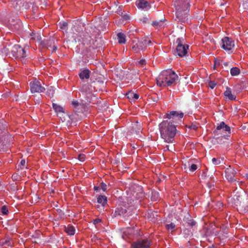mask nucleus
<instances>
[{"label":"nucleus","instance_id":"obj_49","mask_svg":"<svg viewBox=\"0 0 248 248\" xmlns=\"http://www.w3.org/2000/svg\"><path fill=\"white\" fill-rule=\"evenodd\" d=\"M189 128L191 129H193L196 130L197 129V126L195 125L192 124L189 126Z\"/></svg>","mask_w":248,"mask_h":248},{"label":"nucleus","instance_id":"obj_39","mask_svg":"<svg viewBox=\"0 0 248 248\" xmlns=\"http://www.w3.org/2000/svg\"><path fill=\"white\" fill-rule=\"evenodd\" d=\"M217 84L214 81H210L208 83V85L212 89H214L216 86Z\"/></svg>","mask_w":248,"mask_h":248},{"label":"nucleus","instance_id":"obj_6","mask_svg":"<svg viewBox=\"0 0 248 248\" xmlns=\"http://www.w3.org/2000/svg\"><path fill=\"white\" fill-rule=\"evenodd\" d=\"M185 39L183 37L178 38L176 40L177 46L175 54L179 57L185 56L187 53L188 46L185 45Z\"/></svg>","mask_w":248,"mask_h":248},{"label":"nucleus","instance_id":"obj_2","mask_svg":"<svg viewBox=\"0 0 248 248\" xmlns=\"http://www.w3.org/2000/svg\"><path fill=\"white\" fill-rule=\"evenodd\" d=\"M178 78V77L174 71L168 69L161 72L156 78V81L160 87H169L175 84Z\"/></svg>","mask_w":248,"mask_h":248},{"label":"nucleus","instance_id":"obj_33","mask_svg":"<svg viewBox=\"0 0 248 248\" xmlns=\"http://www.w3.org/2000/svg\"><path fill=\"white\" fill-rule=\"evenodd\" d=\"M2 246L12 247V240L10 238H7L5 241L1 242Z\"/></svg>","mask_w":248,"mask_h":248},{"label":"nucleus","instance_id":"obj_5","mask_svg":"<svg viewBox=\"0 0 248 248\" xmlns=\"http://www.w3.org/2000/svg\"><path fill=\"white\" fill-rule=\"evenodd\" d=\"M80 91L81 92V100L84 104H88L93 100L94 97L92 93V87L88 84H84L81 87Z\"/></svg>","mask_w":248,"mask_h":248},{"label":"nucleus","instance_id":"obj_21","mask_svg":"<svg viewBox=\"0 0 248 248\" xmlns=\"http://www.w3.org/2000/svg\"><path fill=\"white\" fill-rule=\"evenodd\" d=\"M66 116L68 118H69L71 120V121L67 122V124H70L72 123H76L78 121V115L76 112L74 114H72V115L69 116L66 114Z\"/></svg>","mask_w":248,"mask_h":248},{"label":"nucleus","instance_id":"obj_24","mask_svg":"<svg viewBox=\"0 0 248 248\" xmlns=\"http://www.w3.org/2000/svg\"><path fill=\"white\" fill-rule=\"evenodd\" d=\"M97 202L101 204L104 207L107 203V198L104 195H100L97 198Z\"/></svg>","mask_w":248,"mask_h":248},{"label":"nucleus","instance_id":"obj_38","mask_svg":"<svg viewBox=\"0 0 248 248\" xmlns=\"http://www.w3.org/2000/svg\"><path fill=\"white\" fill-rule=\"evenodd\" d=\"M1 212L3 215L7 214L8 210L6 206L4 205L1 207Z\"/></svg>","mask_w":248,"mask_h":248},{"label":"nucleus","instance_id":"obj_59","mask_svg":"<svg viewBox=\"0 0 248 248\" xmlns=\"http://www.w3.org/2000/svg\"><path fill=\"white\" fill-rule=\"evenodd\" d=\"M152 199H154V200H156L155 199V198H154L153 197V196H152Z\"/></svg>","mask_w":248,"mask_h":248},{"label":"nucleus","instance_id":"obj_3","mask_svg":"<svg viewBox=\"0 0 248 248\" xmlns=\"http://www.w3.org/2000/svg\"><path fill=\"white\" fill-rule=\"evenodd\" d=\"M176 8V16L178 21L185 22L188 20V8L189 7L188 0H178L174 2Z\"/></svg>","mask_w":248,"mask_h":248},{"label":"nucleus","instance_id":"obj_31","mask_svg":"<svg viewBox=\"0 0 248 248\" xmlns=\"http://www.w3.org/2000/svg\"><path fill=\"white\" fill-rule=\"evenodd\" d=\"M55 93V89L53 87H50L47 89V92H46V94L50 97H52L54 96V94Z\"/></svg>","mask_w":248,"mask_h":248},{"label":"nucleus","instance_id":"obj_18","mask_svg":"<svg viewBox=\"0 0 248 248\" xmlns=\"http://www.w3.org/2000/svg\"><path fill=\"white\" fill-rule=\"evenodd\" d=\"M82 39V44L84 46H87L91 47L92 42L93 41V40L92 39L91 37L88 35L85 36V37Z\"/></svg>","mask_w":248,"mask_h":248},{"label":"nucleus","instance_id":"obj_43","mask_svg":"<svg viewBox=\"0 0 248 248\" xmlns=\"http://www.w3.org/2000/svg\"><path fill=\"white\" fill-rule=\"evenodd\" d=\"M68 25V23L66 22H63L62 24H60V28L62 29H65Z\"/></svg>","mask_w":248,"mask_h":248},{"label":"nucleus","instance_id":"obj_29","mask_svg":"<svg viewBox=\"0 0 248 248\" xmlns=\"http://www.w3.org/2000/svg\"><path fill=\"white\" fill-rule=\"evenodd\" d=\"M65 231L70 235H73L75 233V229L71 225L65 227Z\"/></svg>","mask_w":248,"mask_h":248},{"label":"nucleus","instance_id":"obj_54","mask_svg":"<svg viewBox=\"0 0 248 248\" xmlns=\"http://www.w3.org/2000/svg\"><path fill=\"white\" fill-rule=\"evenodd\" d=\"M152 194H154L155 195V197L156 196V197L157 198L158 197V193H157L156 192H155L154 193H152Z\"/></svg>","mask_w":248,"mask_h":248},{"label":"nucleus","instance_id":"obj_34","mask_svg":"<svg viewBox=\"0 0 248 248\" xmlns=\"http://www.w3.org/2000/svg\"><path fill=\"white\" fill-rule=\"evenodd\" d=\"M31 39L32 40H37L38 41H40L41 40V36L39 35H36L35 33L32 32L31 34Z\"/></svg>","mask_w":248,"mask_h":248},{"label":"nucleus","instance_id":"obj_14","mask_svg":"<svg viewBox=\"0 0 248 248\" xmlns=\"http://www.w3.org/2000/svg\"><path fill=\"white\" fill-rule=\"evenodd\" d=\"M150 243L148 240H138L131 245L132 248H150Z\"/></svg>","mask_w":248,"mask_h":248},{"label":"nucleus","instance_id":"obj_16","mask_svg":"<svg viewBox=\"0 0 248 248\" xmlns=\"http://www.w3.org/2000/svg\"><path fill=\"white\" fill-rule=\"evenodd\" d=\"M151 43L152 42L150 40L148 39L147 38H143L139 40L138 44L141 50L144 51L146 47Z\"/></svg>","mask_w":248,"mask_h":248},{"label":"nucleus","instance_id":"obj_12","mask_svg":"<svg viewBox=\"0 0 248 248\" xmlns=\"http://www.w3.org/2000/svg\"><path fill=\"white\" fill-rule=\"evenodd\" d=\"M222 48L226 51H231L234 46V41L228 37H225L222 39Z\"/></svg>","mask_w":248,"mask_h":248},{"label":"nucleus","instance_id":"obj_36","mask_svg":"<svg viewBox=\"0 0 248 248\" xmlns=\"http://www.w3.org/2000/svg\"><path fill=\"white\" fill-rule=\"evenodd\" d=\"M166 227L167 230L173 231L175 227V225L173 223H171L166 225Z\"/></svg>","mask_w":248,"mask_h":248},{"label":"nucleus","instance_id":"obj_22","mask_svg":"<svg viewBox=\"0 0 248 248\" xmlns=\"http://www.w3.org/2000/svg\"><path fill=\"white\" fill-rule=\"evenodd\" d=\"M224 94V95L230 100H233L236 98V96L232 94L231 89L228 87L226 88V90L225 91Z\"/></svg>","mask_w":248,"mask_h":248},{"label":"nucleus","instance_id":"obj_40","mask_svg":"<svg viewBox=\"0 0 248 248\" xmlns=\"http://www.w3.org/2000/svg\"><path fill=\"white\" fill-rule=\"evenodd\" d=\"M197 169V166L196 164H192L189 168L190 171L193 172Z\"/></svg>","mask_w":248,"mask_h":248},{"label":"nucleus","instance_id":"obj_41","mask_svg":"<svg viewBox=\"0 0 248 248\" xmlns=\"http://www.w3.org/2000/svg\"><path fill=\"white\" fill-rule=\"evenodd\" d=\"M187 223L189 226L193 227L196 225V223L193 219H190L188 220Z\"/></svg>","mask_w":248,"mask_h":248},{"label":"nucleus","instance_id":"obj_26","mask_svg":"<svg viewBox=\"0 0 248 248\" xmlns=\"http://www.w3.org/2000/svg\"><path fill=\"white\" fill-rule=\"evenodd\" d=\"M165 19L164 18L159 20H155L153 21L152 24L154 27L157 29L159 27L163 26L164 21H165Z\"/></svg>","mask_w":248,"mask_h":248},{"label":"nucleus","instance_id":"obj_60","mask_svg":"<svg viewBox=\"0 0 248 248\" xmlns=\"http://www.w3.org/2000/svg\"><path fill=\"white\" fill-rule=\"evenodd\" d=\"M140 195H141L142 196L143 195V193H140Z\"/></svg>","mask_w":248,"mask_h":248},{"label":"nucleus","instance_id":"obj_57","mask_svg":"<svg viewBox=\"0 0 248 248\" xmlns=\"http://www.w3.org/2000/svg\"><path fill=\"white\" fill-rule=\"evenodd\" d=\"M227 231L226 230V229H224V232H224V233H225H225H227Z\"/></svg>","mask_w":248,"mask_h":248},{"label":"nucleus","instance_id":"obj_52","mask_svg":"<svg viewBox=\"0 0 248 248\" xmlns=\"http://www.w3.org/2000/svg\"><path fill=\"white\" fill-rule=\"evenodd\" d=\"M123 18H124V20H126L129 19V17L127 15H124L123 16Z\"/></svg>","mask_w":248,"mask_h":248},{"label":"nucleus","instance_id":"obj_53","mask_svg":"<svg viewBox=\"0 0 248 248\" xmlns=\"http://www.w3.org/2000/svg\"><path fill=\"white\" fill-rule=\"evenodd\" d=\"M229 64H230V62H223V65L225 66H228Z\"/></svg>","mask_w":248,"mask_h":248},{"label":"nucleus","instance_id":"obj_58","mask_svg":"<svg viewBox=\"0 0 248 248\" xmlns=\"http://www.w3.org/2000/svg\"><path fill=\"white\" fill-rule=\"evenodd\" d=\"M246 177L247 178H248V173L246 174Z\"/></svg>","mask_w":248,"mask_h":248},{"label":"nucleus","instance_id":"obj_1","mask_svg":"<svg viewBox=\"0 0 248 248\" xmlns=\"http://www.w3.org/2000/svg\"><path fill=\"white\" fill-rule=\"evenodd\" d=\"M159 129L161 137L164 141L168 143L172 142L176 132V125L172 124V122L164 120L159 124Z\"/></svg>","mask_w":248,"mask_h":248},{"label":"nucleus","instance_id":"obj_30","mask_svg":"<svg viewBox=\"0 0 248 248\" xmlns=\"http://www.w3.org/2000/svg\"><path fill=\"white\" fill-rule=\"evenodd\" d=\"M240 73V69L238 67H234L231 69L230 73L232 76H238Z\"/></svg>","mask_w":248,"mask_h":248},{"label":"nucleus","instance_id":"obj_10","mask_svg":"<svg viewBox=\"0 0 248 248\" xmlns=\"http://www.w3.org/2000/svg\"><path fill=\"white\" fill-rule=\"evenodd\" d=\"M11 53L13 56L20 59H25L28 56L25 48H22L18 45H15L12 47Z\"/></svg>","mask_w":248,"mask_h":248},{"label":"nucleus","instance_id":"obj_28","mask_svg":"<svg viewBox=\"0 0 248 248\" xmlns=\"http://www.w3.org/2000/svg\"><path fill=\"white\" fill-rule=\"evenodd\" d=\"M117 39L118 43L120 44H124L125 43V36L123 33L119 32L117 34Z\"/></svg>","mask_w":248,"mask_h":248},{"label":"nucleus","instance_id":"obj_45","mask_svg":"<svg viewBox=\"0 0 248 248\" xmlns=\"http://www.w3.org/2000/svg\"><path fill=\"white\" fill-rule=\"evenodd\" d=\"M216 206L218 207V208H220L221 207L223 206V203L220 202H216Z\"/></svg>","mask_w":248,"mask_h":248},{"label":"nucleus","instance_id":"obj_55","mask_svg":"<svg viewBox=\"0 0 248 248\" xmlns=\"http://www.w3.org/2000/svg\"><path fill=\"white\" fill-rule=\"evenodd\" d=\"M98 189H99V187H97V186H94V190H95V191L98 190Z\"/></svg>","mask_w":248,"mask_h":248},{"label":"nucleus","instance_id":"obj_15","mask_svg":"<svg viewBox=\"0 0 248 248\" xmlns=\"http://www.w3.org/2000/svg\"><path fill=\"white\" fill-rule=\"evenodd\" d=\"M72 105L76 109L75 111L77 112L83 113L86 110V107L83 102L82 103H79L78 101L73 100L72 102Z\"/></svg>","mask_w":248,"mask_h":248},{"label":"nucleus","instance_id":"obj_25","mask_svg":"<svg viewBox=\"0 0 248 248\" xmlns=\"http://www.w3.org/2000/svg\"><path fill=\"white\" fill-rule=\"evenodd\" d=\"M52 107L56 112L62 113L63 114H65L64 113V108L62 106L53 103L52 104Z\"/></svg>","mask_w":248,"mask_h":248},{"label":"nucleus","instance_id":"obj_20","mask_svg":"<svg viewBox=\"0 0 248 248\" xmlns=\"http://www.w3.org/2000/svg\"><path fill=\"white\" fill-rule=\"evenodd\" d=\"M90 71L88 69H84L81 71L79 76L81 79H88L90 78Z\"/></svg>","mask_w":248,"mask_h":248},{"label":"nucleus","instance_id":"obj_4","mask_svg":"<svg viewBox=\"0 0 248 248\" xmlns=\"http://www.w3.org/2000/svg\"><path fill=\"white\" fill-rule=\"evenodd\" d=\"M235 204L237 207V210L240 213H248V196L235 195Z\"/></svg>","mask_w":248,"mask_h":248},{"label":"nucleus","instance_id":"obj_56","mask_svg":"<svg viewBox=\"0 0 248 248\" xmlns=\"http://www.w3.org/2000/svg\"><path fill=\"white\" fill-rule=\"evenodd\" d=\"M61 120H62V122H64V121L66 120V119H65V118H63V119H62V118H61Z\"/></svg>","mask_w":248,"mask_h":248},{"label":"nucleus","instance_id":"obj_9","mask_svg":"<svg viewBox=\"0 0 248 248\" xmlns=\"http://www.w3.org/2000/svg\"><path fill=\"white\" fill-rule=\"evenodd\" d=\"M131 209L129 206H126L125 204L119 205L116 208L114 213L115 217H127L131 215Z\"/></svg>","mask_w":248,"mask_h":248},{"label":"nucleus","instance_id":"obj_27","mask_svg":"<svg viewBox=\"0 0 248 248\" xmlns=\"http://www.w3.org/2000/svg\"><path fill=\"white\" fill-rule=\"evenodd\" d=\"M133 130L135 131V133L137 135L140 134V133L141 132V126L140 123L137 122L133 126Z\"/></svg>","mask_w":248,"mask_h":248},{"label":"nucleus","instance_id":"obj_35","mask_svg":"<svg viewBox=\"0 0 248 248\" xmlns=\"http://www.w3.org/2000/svg\"><path fill=\"white\" fill-rule=\"evenodd\" d=\"M132 50L136 53H139L141 50L140 47L139 46L138 44L137 43L135 45L132 47Z\"/></svg>","mask_w":248,"mask_h":248},{"label":"nucleus","instance_id":"obj_48","mask_svg":"<svg viewBox=\"0 0 248 248\" xmlns=\"http://www.w3.org/2000/svg\"><path fill=\"white\" fill-rule=\"evenodd\" d=\"M51 47H52V52H53V51H56V50H57V46H55V45H53L52 46H51Z\"/></svg>","mask_w":248,"mask_h":248},{"label":"nucleus","instance_id":"obj_44","mask_svg":"<svg viewBox=\"0 0 248 248\" xmlns=\"http://www.w3.org/2000/svg\"><path fill=\"white\" fill-rule=\"evenodd\" d=\"M101 188L104 191H105L107 190V185L102 182L101 183Z\"/></svg>","mask_w":248,"mask_h":248},{"label":"nucleus","instance_id":"obj_50","mask_svg":"<svg viewBox=\"0 0 248 248\" xmlns=\"http://www.w3.org/2000/svg\"><path fill=\"white\" fill-rule=\"evenodd\" d=\"M218 65H219V61L215 59V66Z\"/></svg>","mask_w":248,"mask_h":248},{"label":"nucleus","instance_id":"obj_37","mask_svg":"<svg viewBox=\"0 0 248 248\" xmlns=\"http://www.w3.org/2000/svg\"><path fill=\"white\" fill-rule=\"evenodd\" d=\"M212 162L213 164L216 165H219L221 163V161L219 159L216 158H213L212 159Z\"/></svg>","mask_w":248,"mask_h":248},{"label":"nucleus","instance_id":"obj_11","mask_svg":"<svg viewBox=\"0 0 248 248\" xmlns=\"http://www.w3.org/2000/svg\"><path fill=\"white\" fill-rule=\"evenodd\" d=\"M225 172V177L228 181L230 183L237 182L239 185L240 183H242V182H239L236 181V179L234 178L236 172L233 168H231V166H229L228 168H226Z\"/></svg>","mask_w":248,"mask_h":248},{"label":"nucleus","instance_id":"obj_46","mask_svg":"<svg viewBox=\"0 0 248 248\" xmlns=\"http://www.w3.org/2000/svg\"><path fill=\"white\" fill-rule=\"evenodd\" d=\"M145 63H146V61L144 59L140 60L139 62V64L141 66H142V65L145 64Z\"/></svg>","mask_w":248,"mask_h":248},{"label":"nucleus","instance_id":"obj_51","mask_svg":"<svg viewBox=\"0 0 248 248\" xmlns=\"http://www.w3.org/2000/svg\"><path fill=\"white\" fill-rule=\"evenodd\" d=\"M25 164H26V161H25V160H22L21 161V162H20V164H21L22 166H25Z\"/></svg>","mask_w":248,"mask_h":248},{"label":"nucleus","instance_id":"obj_61","mask_svg":"<svg viewBox=\"0 0 248 248\" xmlns=\"http://www.w3.org/2000/svg\"><path fill=\"white\" fill-rule=\"evenodd\" d=\"M208 248H213V247H209Z\"/></svg>","mask_w":248,"mask_h":248},{"label":"nucleus","instance_id":"obj_42","mask_svg":"<svg viewBox=\"0 0 248 248\" xmlns=\"http://www.w3.org/2000/svg\"><path fill=\"white\" fill-rule=\"evenodd\" d=\"M78 158L80 161L83 162L85 160V155L84 154H79Z\"/></svg>","mask_w":248,"mask_h":248},{"label":"nucleus","instance_id":"obj_32","mask_svg":"<svg viewBox=\"0 0 248 248\" xmlns=\"http://www.w3.org/2000/svg\"><path fill=\"white\" fill-rule=\"evenodd\" d=\"M219 234V232H218V231L215 230L214 229H213L212 231H210V230L209 229L207 231V232H206V235L207 236H209V235H215V236H217V235L218 234Z\"/></svg>","mask_w":248,"mask_h":248},{"label":"nucleus","instance_id":"obj_23","mask_svg":"<svg viewBox=\"0 0 248 248\" xmlns=\"http://www.w3.org/2000/svg\"><path fill=\"white\" fill-rule=\"evenodd\" d=\"M54 42L53 39L45 40L42 41L41 44L43 46L46 48L51 47L52 46L54 45Z\"/></svg>","mask_w":248,"mask_h":248},{"label":"nucleus","instance_id":"obj_7","mask_svg":"<svg viewBox=\"0 0 248 248\" xmlns=\"http://www.w3.org/2000/svg\"><path fill=\"white\" fill-rule=\"evenodd\" d=\"M231 133V128L229 126L226 124L224 122H221L217 125L216 129L214 131L215 136H218L223 134V137L225 139H227V137L229 136Z\"/></svg>","mask_w":248,"mask_h":248},{"label":"nucleus","instance_id":"obj_8","mask_svg":"<svg viewBox=\"0 0 248 248\" xmlns=\"http://www.w3.org/2000/svg\"><path fill=\"white\" fill-rule=\"evenodd\" d=\"M166 118L169 121L172 122V124H180L182 122V119L184 117L183 112H179L177 111H170L166 114Z\"/></svg>","mask_w":248,"mask_h":248},{"label":"nucleus","instance_id":"obj_13","mask_svg":"<svg viewBox=\"0 0 248 248\" xmlns=\"http://www.w3.org/2000/svg\"><path fill=\"white\" fill-rule=\"evenodd\" d=\"M31 91L32 93H40L45 90L44 87H43L40 81L35 80L30 83Z\"/></svg>","mask_w":248,"mask_h":248},{"label":"nucleus","instance_id":"obj_17","mask_svg":"<svg viewBox=\"0 0 248 248\" xmlns=\"http://www.w3.org/2000/svg\"><path fill=\"white\" fill-rule=\"evenodd\" d=\"M136 5L139 8L147 10L150 8V4L146 0H139L136 2Z\"/></svg>","mask_w":248,"mask_h":248},{"label":"nucleus","instance_id":"obj_19","mask_svg":"<svg viewBox=\"0 0 248 248\" xmlns=\"http://www.w3.org/2000/svg\"><path fill=\"white\" fill-rule=\"evenodd\" d=\"M126 95L131 101H134L139 98V95L138 94L134 93L132 91H129L127 93Z\"/></svg>","mask_w":248,"mask_h":248},{"label":"nucleus","instance_id":"obj_47","mask_svg":"<svg viewBox=\"0 0 248 248\" xmlns=\"http://www.w3.org/2000/svg\"><path fill=\"white\" fill-rule=\"evenodd\" d=\"M101 222V219L99 218H96L93 220V224H96Z\"/></svg>","mask_w":248,"mask_h":248}]
</instances>
